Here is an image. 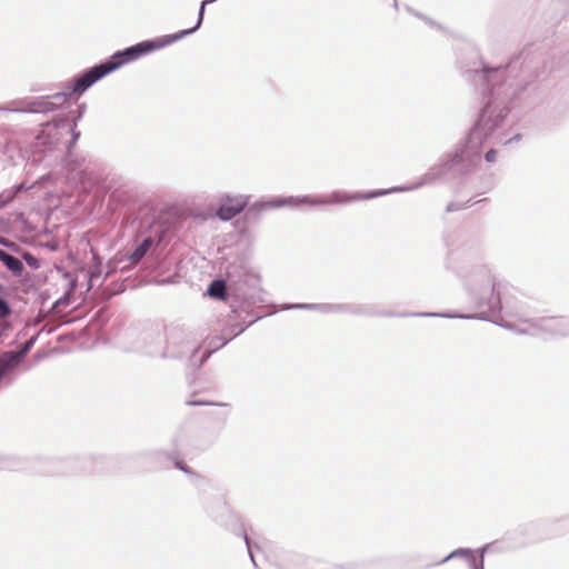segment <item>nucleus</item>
Masks as SVG:
<instances>
[{"mask_svg": "<svg viewBox=\"0 0 569 569\" xmlns=\"http://www.w3.org/2000/svg\"><path fill=\"white\" fill-rule=\"evenodd\" d=\"M303 561V557L290 550H282L278 553L276 563L279 569H298Z\"/></svg>", "mask_w": 569, "mask_h": 569, "instance_id": "obj_18", "label": "nucleus"}, {"mask_svg": "<svg viewBox=\"0 0 569 569\" xmlns=\"http://www.w3.org/2000/svg\"><path fill=\"white\" fill-rule=\"evenodd\" d=\"M532 62L528 52H520L506 67L488 68L479 61L463 71L466 80L488 93V100L465 141L455 149L450 164L461 161L476 164L480 161L485 143L509 144L521 139V134L517 133L503 140L499 130L511 101L537 77Z\"/></svg>", "mask_w": 569, "mask_h": 569, "instance_id": "obj_1", "label": "nucleus"}, {"mask_svg": "<svg viewBox=\"0 0 569 569\" xmlns=\"http://www.w3.org/2000/svg\"><path fill=\"white\" fill-rule=\"evenodd\" d=\"M123 261H126L123 256H114L113 258L109 259V261L107 262V271H106L102 280H106L113 272H116L117 269H118V264L123 262Z\"/></svg>", "mask_w": 569, "mask_h": 569, "instance_id": "obj_26", "label": "nucleus"}, {"mask_svg": "<svg viewBox=\"0 0 569 569\" xmlns=\"http://www.w3.org/2000/svg\"><path fill=\"white\" fill-rule=\"evenodd\" d=\"M393 7H395V9H398V2H397V0H393Z\"/></svg>", "mask_w": 569, "mask_h": 569, "instance_id": "obj_45", "label": "nucleus"}, {"mask_svg": "<svg viewBox=\"0 0 569 569\" xmlns=\"http://www.w3.org/2000/svg\"><path fill=\"white\" fill-rule=\"evenodd\" d=\"M479 253L478 247L467 248L466 244L450 251L447 267L462 277L467 301L476 311L475 315L412 312L413 317H442L459 319L488 320L505 312L508 316H520L523 311L522 302L516 297V289L509 283L499 280L486 264H476L465 273L460 262L463 259L472 260Z\"/></svg>", "mask_w": 569, "mask_h": 569, "instance_id": "obj_2", "label": "nucleus"}, {"mask_svg": "<svg viewBox=\"0 0 569 569\" xmlns=\"http://www.w3.org/2000/svg\"><path fill=\"white\" fill-rule=\"evenodd\" d=\"M316 310L325 315L335 313V303H317Z\"/></svg>", "mask_w": 569, "mask_h": 569, "instance_id": "obj_32", "label": "nucleus"}, {"mask_svg": "<svg viewBox=\"0 0 569 569\" xmlns=\"http://www.w3.org/2000/svg\"><path fill=\"white\" fill-rule=\"evenodd\" d=\"M108 74L109 73L102 62L84 70L79 76L74 77L73 80L66 87V89L69 91V93H67L68 97L70 94H82L96 82Z\"/></svg>", "mask_w": 569, "mask_h": 569, "instance_id": "obj_9", "label": "nucleus"}, {"mask_svg": "<svg viewBox=\"0 0 569 569\" xmlns=\"http://www.w3.org/2000/svg\"><path fill=\"white\" fill-rule=\"evenodd\" d=\"M37 336H32L18 350L12 351V353L22 362L27 353L31 350L34 342L37 341Z\"/></svg>", "mask_w": 569, "mask_h": 569, "instance_id": "obj_25", "label": "nucleus"}, {"mask_svg": "<svg viewBox=\"0 0 569 569\" xmlns=\"http://www.w3.org/2000/svg\"><path fill=\"white\" fill-rule=\"evenodd\" d=\"M194 476H196V478L199 480V482H200V483H207V482H208V480H207V479L201 478V477H199V476H197V475H194Z\"/></svg>", "mask_w": 569, "mask_h": 569, "instance_id": "obj_43", "label": "nucleus"}, {"mask_svg": "<svg viewBox=\"0 0 569 569\" xmlns=\"http://www.w3.org/2000/svg\"><path fill=\"white\" fill-rule=\"evenodd\" d=\"M389 193L388 190H375L369 192H355L349 193L346 191L335 190L326 196L312 197V196H297V197H284L272 199L267 202H262L257 204L260 210L264 209H274L283 206L288 207H299L302 204H308L311 207L318 206H337V204H348L356 201L369 200L383 194Z\"/></svg>", "mask_w": 569, "mask_h": 569, "instance_id": "obj_3", "label": "nucleus"}, {"mask_svg": "<svg viewBox=\"0 0 569 569\" xmlns=\"http://www.w3.org/2000/svg\"><path fill=\"white\" fill-rule=\"evenodd\" d=\"M174 465L178 469L183 471L187 475H193V472L190 470V468L187 466V463L182 460H176Z\"/></svg>", "mask_w": 569, "mask_h": 569, "instance_id": "obj_35", "label": "nucleus"}, {"mask_svg": "<svg viewBox=\"0 0 569 569\" xmlns=\"http://www.w3.org/2000/svg\"><path fill=\"white\" fill-rule=\"evenodd\" d=\"M335 313H350V315H367V316H379V317H412V312L396 313L392 311L385 312H370L366 308L351 303H335Z\"/></svg>", "mask_w": 569, "mask_h": 569, "instance_id": "obj_14", "label": "nucleus"}, {"mask_svg": "<svg viewBox=\"0 0 569 569\" xmlns=\"http://www.w3.org/2000/svg\"><path fill=\"white\" fill-rule=\"evenodd\" d=\"M8 292V288L0 283V295H6ZM12 313V309L9 302L0 296V319H6L10 317Z\"/></svg>", "mask_w": 569, "mask_h": 569, "instance_id": "obj_24", "label": "nucleus"}, {"mask_svg": "<svg viewBox=\"0 0 569 569\" xmlns=\"http://www.w3.org/2000/svg\"><path fill=\"white\" fill-rule=\"evenodd\" d=\"M0 111H8V108L0 107Z\"/></svg>", "mask_w": 569, "mask_h": 569, "instance_id": "obj_46", "label": "nucleus"}, {"mask_svg": "<svg viewBox=\"0 0 569 569\" xmlns=\"http://www.w3.org/2000/svg\"><path fill=\"white\" fill-rule=\"evenodd\" d=\"M228 282L230 297H233L237 302L242 303L251 298V295L248 290V281L246 274H241L237 278L234 274L229 272Z\"/></svg>", "mask_w": 569, "mask_h": 569, "instance_id": "obj_13", "label": "nucleus"}, {"mask_svg": "<svg viewBox=\"0 0 569 569\" xmlns=\"http://www.w3.org/2000/svg\"><path fill=\"white\" fill-rule=\"evenodd\" d=\"M62 126H64V121H59V122L56 123V128H60Z\"/></svg>", "mask_w": 569, "mask_h": 569, "instance_id": "obj_44", "label": "nucleus"}, {"mask_svg": "<svg viewBox=\"0 0 569 569\" xmlns=\"http://www.w3.org/2000/svg\"><path fill=\"white\" fill-rule=\"evenodd\" d=\"M164 347H150L149 357L161 359H182L190 350V332L182 326L170 325L164 328Z\"/></svg>", "mask_w": 569, "mask_h": 569, "instance_id": "obj_5", "label": "nucleus"}, {"mask_svg": "<svg viewBox=\"0 0 569 569\" xmlns=\"http://www.w3.org/2000/svg\"><path fill=\"white\" fill-rule=\"evenodd\" d=\"M456 558H465V559H467V561L469 562L470 569L479 568V563L477 562V559H476V556H475L473 551L471 549H467V548L456 549L452 552H450L449 555H447L445 558H442L441 560L427 563L423 567L425 568H430V567H433V566H440V565H443L447 561H449L451 559H456Z\"/></svg>", "mask_w": 569, "mask_h": 569, "instance_id": "obj_15", "label": "nucleus"}, {"mask_svg": "<svg viewBox=\"0 0 569 569\" xmlns=\"http://www.w3.org/2000/svg\"><path fill=\"white\" fill-rule=\"evenodd\" d=\"M207 295L211 298L218 299V300H227L230 297V289H229V282L228 279H214L212 280L208 288H207Z\"/></svg>", "mask_w": 569, "mask_h": 569, "instance_id": "obj_19", "label": "nucleus"}, {"mask_svg": "<svg viewBox=\"0 0 569 569\" xmlns=\"http://www.w3.org/2000/svg\"><path fill=\"white\" fill-rule=\"evenodd\" d=\"M22 259L23 261L30 267L32 268L33 270H37L40 268V261L38 260V258H36L33 254H31L30 252L28 251H24L22 253Z\"/></svg>", "mask_w": 569, "mask_h": 569, "instance_id": "obj_27", "label": "nucleus"}, {"mask_svg": "<svg viewBox=\"0 0 569 569\" xmlns=\"http://www.w3.org/2000/svg\"><path fill=\"white\" fill-rule=\"evenodd\" d=\"M530 326L540 332L550 335L552 337H568L569 336V317H541L528 321Z\"/></svg>", "mask_w": 569, "mask_h": 569, "instance_id": "obj_10", "label": "nucleus"}, {"mask_svg": "<svg viewBox=\"0 0 569 569\" xmlns=\"http://www.w3.org/2000/svg\"><path fill=\"white\" fill-rule=\"evenodd\" d=\"M497 317H498V316L492 317V318H490L489 320H492V322H496V318H497Z\"/></svg>", "mask_w": 569, "mask_h": 569, "instance_id": "obj_47", "label": "nucleus"}, {"mask_svg": "<svg viewBox=\"0 0 569 569\" xmlns=\"http://www.w3.org/2000/svg\"><path fill=\"white\" fill-rule=\"evenodd\" d=\"M153 246V239L150 237L144 238L141 243L129 254H124L126 261H129L131 266L138 264L149 252Z\"/></svg>", "mask_w": 569, "mask_h": 569, "instance_id": "obj_20", "label": "nucleus"}, {"mask_svg": "<svg viewBox=\"0 0 569 569\" xmlns=\"http://www.w3.org/2000/svg\"><path fill=\"white\" fill-rule=\"evenodd\" d=\"M84 163V158L80 159L72 154L71 151H69L64 160V169L71 179L84 183L86 181L91 180V174L89 173Z\"/></svg>", "mask_w": 569, "mask_h": 569, "instance_id": "obj_12", "label": "nucleus"}, {"mask_svg": "<svg viewBox=\"0 0 569 569\" xmlns=\"http://www.w3.org/2000/svg\"><path fill=\"white\" fill-rule=\"evenodd\" d=\"M203 508L208 517L213 522L243 538L249 557L253 566L257 567L252 545L246 532L244 526L241 523L239 516L227 503L224 498L221 496L209 498L204 501Z\"/></svg>", "mask_w": 569, "mask_h": 569, "instance_id": "obj_4", "label": "nucleus"}, {"mask_svg": "<svg viewBox=\"0 0 569 569\" xmlns=\"http://www.w3.org/2000/svg\"><path fill=\"white\" fill-rule=\"evenodd\" d=\"M246 330V327H242L241 325H231L226 329V333L228 335L227 339H222L220 337H213L210 341V346H213V350L220 349L223 346H226L229 341H231L233 338L238 337Z\"/></svg>", "mask_w": 569, "mask_h": 569, "instance_id": "obj_21", "label": "nucleus"}, {"mask_svg": "<svg viewBox=\"0 0 569 569\" xmlns=\"http://www.w3.org/2000/svg\"><path fill=\"white\" fill-rule=\"evenodd\" d=\"M317 303H293L287 307V309H305L316 310Z\"/></svg>", "mask_w": 569, "mask_h": 569, "instance_id": "obj_34", "label": "nucleus"}, {"mask_svg": "<svg viewBox=\"0 0 569 569\" xmlns=\"http://www.w3.org/2000/svg\"><path fill=\"white\" fill-rule=\"evenodd\" d=\"M102 274V266H92L91 270L89 271V281L90 286L88 289H91L94 281L98 280Z\"/></svg>", "mask_w": 569, "mask_h": 569, "instance_id": "obj_29", "label": "nucleus"}, {"mask_svg": "<svg viewBox=\"0 0 569 569\" xmlns=\"http://www.w3.org/2000/svg\"><path fill=\"white\" fill-rule=\"evenodd\" d=\"M210 355H211V351L207 352V353L201 358L199 366H202V365H203V362H204V361L210 357Z\"/></svg>", "mask_w": 569, "mask_h": 569, "instance_id": "obj_41", "label": "nucleus"}, {"mask_svg": "<svg viewBox=\"0 0 569 569\" xmlns=\"http://www.w3.org/2000/svg\"><path fill=\"white\" fill-rule=\"evenodd\" d=\"M248 202V196L224 193L219 199L216 214L222 221H230L247 207Z\"/></svg>", "mask_w": 569, "mask_h": 569, "instance_id": "obj_11", "label": "nucleus"}, {"mask_svg": "<svg viewBox=\"0 0 569 569\" xmlns=\"http://www.w3.org/2000/svg\"><path fill=\"white\" fill-rule=\"evenodd\" d=\"M69 302V298L68 296L66 295L64 297L58 299L53 305H52V310H56L60 305L62 303H68Z\"/></svg>", "mask_w": 569, "mask_h": 569, "instance_id": "obj_37", "label": "nucleus"}, {"mask_svg": "<svg viewBox=\"0 0 569 569\" xmlns=\"http://www.w3.org/2000/svg\"><path fill=\"white\" fill-rule=\"evenodd\" d=\"M23 186L18 184L8 190H4L0 193V209L9 204L17 196L18 192L22 190Z\"/></svg>", "mask_w": 569, "mask_h": 569, "instance_id": "obj_23", "label": "nucleus"}, {"mask_svg": "<svg viewBox=\"0 0 569 569\" xmlns=\"http://www.w3.org/2000/svg\"><path fill=\"white\" fill-rule=\"evenodd\" d=\"M497 158V151L495 149H490L485 153V160L487 162H495Z\"/></svg>", "mask_w": 569, "mask_h": 569, "instance_id": "obj_36", "label": "nucleus"}, {"mask_svg": "<svg viewBox=\"0 0 569 569\" xmlns=\"http://www.w3.org/2000/svg\"><path fill=\"white\" fill-rule=\"evenodd\" d=\"M452 156H453V152L448 154L447 159L442 162V164H440L438 167H432L429 171H427L425 174L421 176V178H420V180L418 182H416V183H413L411 186L399 187V188H395V189L388 190L389 193L392 192V191H411V190H416V189H418V188H420L422 186L435 183L437 180L440 179V177L442 176V173L446 170H450V169L459 167V171L467 172L468 170H470L472 167L476 166V164H468L467 161H461V162H458V163H455V164H450L451 160H452Z\"/></svg>", "mask_w": 569, "mask_h": 569, "instance_id": "obj_8", "label": "nucleus"}, {"mask_svg": "<svg viewBox=\"0 0 569 569\" xmlns=\"http://www.w3.org/2000/svg\"><path fill=\"white\" fill-rule=\"evenodd\" d=\"M469 202H470V200L467 201L466 203H460V202H455V201L453 202H449L447 204L446 209H447L448 212L461 210L463 208H467L469 206Z\"/></svg>", "mask_w": 569, "mask_h": 569, "instance_id": "obj_33", "label": "nucleus"}, {"mask_svg": "<svg viewBox=\"0 0 569 569\" xmlns=\"http://www.w3.org/2000/svg\"><path fill=\"white\" fill-rule=\"evenodd\" d=\"M92 261L93 266H102V258L99 257V254H97L96 252H92Z\"/></svg>", "mask_w": 569, "mask_h": 569, "instance_id": "obj_39", "label": "nucleus"}, {"mask_svg": "<svg viewBox=\"0 0 569 569\" xmlns=\"http://www.w3.org/2000/svg\"><path fill=\"white\" fill-rule=\"evenodd\" d=\"M0 261L10 270L14 276H21L24 267L21 260L7 251L0 249Z\"/></svg>", "mask_w": 569, "mask_h": 569, "instance_id": "obj_22", "label": "nucleus"}, {"mask_svg": "<svg viewBox=\"0 0 569 569\" xmlns=\"http://www.w3.org/2000/svg\"><path fill=\"white\" fill-rule=\"evenodd\" d=\"M76 127H77V122L76 121H73L72 126L69 127V131L72 134V139L69 142V144H68V152L71 151V148H73V146L76 144V142L80 138V132L76 130Z\"/></svg>", "mask_w": 569, "mask_h": 569, "instance_id": "obj_31", "label": "nucleus"}, {"mask_svg": "<svg viewBox=\"0 0 569 569\" xmlns=\"http://www.w3.org/2000/svg\"><path fill=\"white\" fill-rule=\"evenodd\" d=\"M406 10L407 12H409L410 14L421 19L422 21H425L427 24H429L430 27H438V28H441L439 24H437L432 19L423 16L422 13L420 12H417L415 11L411 7H408L406 6Z\"/></svg>", "mask_w": 569, "mask_h": 569, "instance_id": "obj_28", "label": "nucleus"}, {"mask_svg": "<svg viewBox=\"0 0 569 569\" xmlns=\"http://www.w3.org/2000/svg\"><path fill=\"white\" fill-rule=\"evenodd\" d=\"M78 111H79V112H78V116H77V117L74 118V120H73V121H76V122L82 118V116H83V113H84V111H86V104H84V103L80 104V106L78 107Z\"/></svg>", "mask_w": 569, "mask_h": 569, "instance_id": "obj_38", "label": "nucleus"}, {"mask_svg": "<svg viewBox=\"0 0 569 569\" xmlns=\"http://www.w3.org/2000/svg\"><path fill=\"white\" fill-rule=\"evenodd\" d=\"M216 1L217 0H203L201 2L200 8H199V12H198L197 22H196V24L192 28L186 29V30H181V31H178V32L171 33V34H166L167 38L170 40V43L172 44L173 42H176L178 40H181L184 37L194 33L201 27V24H202L203 17H204V11H206V6L210 4V3H213Z\"/></svg>", "mask_w": 569, "mask_h": 569, "instance_id": "obj_16", "label": "nucleus"}, {"mask_svg": "<svg viewBox=\"0 0 569 569\" xmlns=\"http://www.w3.org/2000/svg\"><path fill=\"white\" fill-rule=\"evenodd\" d=\"M141 341H142V347H141V351L149 357V352H148V349L150 347H164V330L161 331L160 329H153V330H148L146 332H143L142 335V338H141Z\"/></svg>", "mask_w": 569, "mask_h": 569, "instance_id": "obj_17", "label": "nucleus"}, {"mask_svg": "<svg viewBox=\"0 0 569 569\" xmlns=\"http://www.w3.org/2000/svg\"><path fill=\"white\" fill-rule=\"evenodd\" d=\"M186 405L187 406H227L226 403H219V402H213V401H209V400H202V399H190V400H187L186 401Z\"/></svg>", "mask_w": 569, "mask_h": 569, "instance_id": "obj_30", "label": "nucleus"}, {"mask_svg": "<svg viewBox=\"0 0 569 569\" xmlns=\"http://www.w3.org/2000/svg\"><path fill=\"white\" fill-rule=\"evenodd\" d=\"M67 92H57L51 96L30 97L18 102L17 108H8L9 112L16 113H49L66 103Z\"/></svg>", "mask_w": 569, "mask_h": 569, "instance_id": "obj_7", "label": "nucleus"}, {"mask_svg": "<svg viewBox=\"0 0 569 569\" xmlns=\"http://www.w3.org/2000/svg\"><path fill=\"white\" fill-rule=\"evenodd\" d=\"M199 351V347H193L192 348V355L190 357V360L193 361V357L196 356V353Z\"/></svg>", "mask_w": 569, "mask_h": 569, "instance_id": "obj_42", "label": "nucleus"}, {"mask_svg": "<svg viewBox=\"0 0 569 569\" xmlns=\"http://www.w3.org/2000/svg\"><path fill=\"white\" fill-rule=\"evenodd\" d=\"M0 244L4 247H13L14 243L10 242L8 239L0 237Z\"/></svg>", "mask_w": 569, "mask_h": 569, "instance_id": "obj_40", "label": "nucleus"}, {"mask_svg": "<svg viewBox=\"0 0 569 569\" xmlns=\"http://www.w3.org/2000/svg\"><path fill=\"white\" fill-rule=\"evenodd\" d=\"M170 44V40L167 38V36H162L154 40H144L122 50L116 51L102 63L108 73H111L127 63L133 62L146 54H149Z\"/></svg>", "mask_w": 569, "mask_h": 569, "instance_id": "obj_6", "label": "nucleus"}]
</instances>
